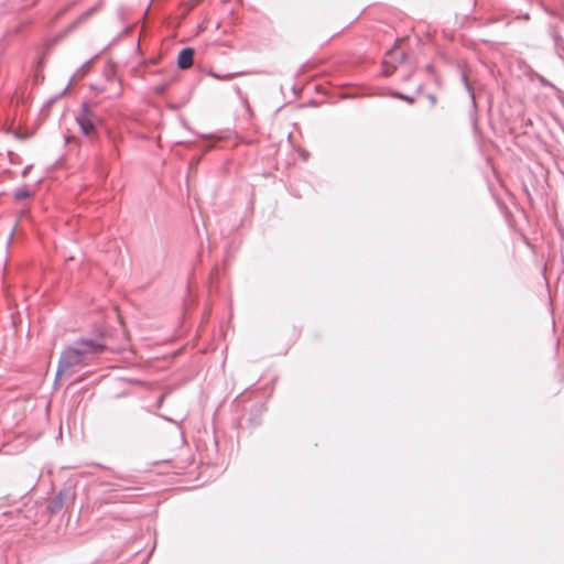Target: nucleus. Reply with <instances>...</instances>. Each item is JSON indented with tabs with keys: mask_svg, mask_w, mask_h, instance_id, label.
<instances>
[{
	"mask_svg": "<svg viewBox=\"0 0 564 564\" xmlns=\"http://www.w3.org/2000/svg\"><path fill=\"white\" fill-rule=\"evenodd\" d=\"M106 349L104 338H80L68 346L61 355L56 380L68 379L82 368L89 366L97 355Z\"/></svg>",
	"mask_w": 564,
	"mask_h": 564,
	"instance_id": "1",
	"label": "nucleus"
},
{
	"mask_svg": "<svg viewBox=\"0 0 564 564\" xmlns=\"http://www.w3.org/2000/svg\"><path fill=\"white\" fill-rule=\"evenodd\" d=\"M77 122L83 134L90 137L97 124L100 122V119L94 111L90 110L88 105L84 104L82 111L77 117Z\"/></svg>",
	"mask_w": 564,
	"mask_h": 564,
	"instance_id": "2",
	"label": "nucleus"
},
{
	"mask_svg": "<svg viewBox=\"0 0 564 564\" xmlns=\"http://www.w3.org/2000/svg\"><path fill=\"white\" fill-rule=\"evenodd\" d=\"M194 50L191 47L183 48L177 57V65L181 69H187L193 65Z\"/></svg>",
	"mask_w": 564,
	"mask_h": 564,
	"instance_id": "3",
	"label": "nucleus"
},
{
	"mask_svg": "<svg viewBox=\"0 0 564 564\" xmlns=\"http://www.w3.org/2000/svg\"><path fill=\"white\" fill-rule=\"evenodd\" d=\"M388 57L389 59H386L384 61V66H386V69H384V74L386 76H390L392 70H390L388 68V66L390 65L391 61L395 58H398L399 61H402L404 58V53L403 52H399L397 50H391L389 53H388Z\"/></svg>",
	"mask_w": 564,
	"mask_h": 564,
	"instance_id": "4",
	"label": "nucleus"
},
{
	"mask_svg": "<svg viewBox=\"0 0 564 564\" xmlns=\"http://www.w3.org/2000/svg\"><path fill=\"white\" fill-rule=\"evenodd\" d=\"M463 80H464L465 87H466V89L468 90V93L470 94V96H471L473 100H475V95H474V93H473L471 86H470V84L468 83V79H467V77H466V75H465V74L463 75Z\"/></svg>",
	"mask_w": 564,
	"mask_h": 564,
	"instance_id": "5",
	"label": "nucleus"
},
{
	"mask_svg": "<svg viewBox=\"0 0 564 564\" xmlns=\"http://www.w3.org/2000/svg\"><path fill=\"white\" fill-rule=\"evenodd\" d=\"M394 96H395L397 98H400V99H402V100H405V101H408V102H410V104H412V102L414 101V100H413V98H411V97H409V96H406V95L400 94V93H395V94H394Z\"/></svg>",
	"mask_w": 564,
	"mask_h": 564,
	"instance_id": "6",
	"label": "nucleus"
},
{
	"mask_svg": "<svg viewBox=\"0 0 564 564\" xmlns=\"http://www.w3.org/2000/svg\"><path fill=\"white\" fill-rule=\"evenodd\" d=\"M203 0H189L188 3H186V6H187V10L186 11L192 10L194 7H196Z\"/></svg>",
	"mask_w": 564,
	"mask_h": 564,
	"instance_id": "7",
	"label": "nucleus"
},
{
	"mask_svg": "<svg viewBox=\"0 0 564 564\" xmlns=\"http://www.w3.org/2000/svg\"><path fill=\"white\" fill-rule=\"evenodd\" d=\"M28 196H29V192H28V191H18V192L15 193V197H17L18 199H22V198H25V197H28Z\"/></svg>",
	"mask_w": 564,
	"mask_h": 564,
	"instance_id": "8",
	"label": "nucleus"
},
{
	"mask_svg": "<svg viewBox=\"0 0 564 564\" xmlns=\"http://www.w3.org/2000/svg\"><path fill=\"white\" fill-rule=\"evenodd\" d=\"M430 101L435 102V98L431 96Z\"/></svg>",
	"mask_w": 564,
	"mask_h": 564,
	"instance_id": "9",
	"label": "nucleus"
}]
</instances>
